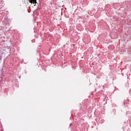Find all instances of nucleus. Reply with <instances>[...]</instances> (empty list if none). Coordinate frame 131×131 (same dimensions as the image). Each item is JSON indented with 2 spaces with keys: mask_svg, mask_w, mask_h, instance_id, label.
Listing matches in <instances>:
<instances>
[{
  "mask_svg": "<svg viewBox=\"0 0 131 131\" xmlns=\"http://www.w3.org/2000/svg\"><path fill=\"white\" fill-rule=\"evenodd\" d=\"M30 3L31 4H36V0H30Z\"/></svg>",
  "mask_w": 131,
  "mask_h": 131,
  "instance_id": "f257e3e1",
  "label": "nucleus"
}]
</instances>
